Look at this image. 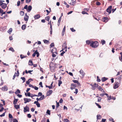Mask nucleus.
<instances>
[{
	"mask_svg": "<svg viewBox=\"0 0 122 122\" xmlns=\"http://www.w3.org/2000/svg\"><path fill=\"white\" fill-rule=\"evenodd\" d=\"M108 97V98L107 99L108 100H111L112 99V98L111 97V96H110L109 97Z\"/></svg>",
	"mask_w": 122,
	"mask_h": 122,
	"instance_id": "60",
	"label": "nucleus"
},
{
	"mask_svg": "<svg viewBox=\"0 0 122 122\" xmlns=\"http://www.w3.org/2000/svg\"><path fill=\"white\" fill-rule=\"evenodd\" d=\"M101 80L99 78V77L98 76H97V81L98 82H100L101 81Z\"/></svg>",
	"mask_w": 122,
	"mask_h": 122,
	"instance_id": "38",
	"label": "nucleus"
},
{
	"mask_svg": "<svg viewBox=\"0 0 122 122\" xmlns=\"http://www.w3.org/2000/svg\"><path fill=\"white\" fill-rule=\"evenodd\" d=\"M48 114L50 115V111L48 110L46 112Z\"/></svg>",
	"mask_w": 122,
	"mask_h": 122,
	"instance_id": "55",
	"label": "nucleus"
},
{
	"mask_svg": "<svg viewBox=\"0 0 122 122\" xmlns=\"http://www.w3.org/2000/svg\"><path fill=\"white\" fill-rule=\"evenodd\" d=\"M48 22H49L48 23V24L50 25V28H52V25L51 20L50 21H49Z\"/></svg>",
	"mask_w": 122,
	"mask_h": 122,
	"instance_id": "36",
	"label": "nucleus"
},
{
	"mask_svg": "<svg viewBox=\"0 0 122 122\" xmlns=\"http://www.w3.org/2000/svg\"><path fill=\"white\" fill-rule=\"evenodd\" d=\"M120 86V83L117 82L113 86V88L116 89L118 88Z\"/></svg>",
	"mask_w": 122,
	"mask_h": 122,
	"instance_id": "5",
	"label": "nucleus"
},
{
	"mask_svg": "<svg viewBox=\"0 0 122 122\" xmlns=\"http://www.w3.org/2000/svg\"><path fill=\"white\" fill-rule=\"evenodd\" d=\"M97 88L99 91H101L102 92H105L104 90L102 88L101 86H98Z\"/></svg>",
	"mask_w": 122,
	"mask_h": 122,
	"instance_id": "11",
	"label": "nucleus"
},
{
	"mask_svg": "<svg viewBox=\"0 0 122 122\" xmlns=\"http://www.w3.org/2000/svg\"><path fill=\"white\" fill-rule=\"evenodd\" d=\"M52 53H55L57 54V50L56 48H53L51 51Z\"/></svg>",
	"mask_w": 122,
	"mask_h": 122,
	"instance_id": "15",
	"label": "nucleus"
},
{
	"mask_svg": "<svg viewBox=\"0 0 122 122\" xmlns=\"http://www.w3.org/2000/svg\"><path fill=\"white\" fill-rule=\"evenodd\" d=\"M14 107L16 109H19L20 108L19 105H15Z\"/></svg>",
	"mask_w": 122,
	"mask_h": 122,
	"instance_id": "25",
	"label": "nucleus"
},
{
	"mask_svg": "<svg viewBox=\"0 0 122 122\" xmlns=\"http://www.w3.org/2000/svg\"><path fill=\"white\" fill-rule=\"evenodd\" d=\"M13 122H18V121L16 119H15L13 120Z\"/></svg>",
	"mask_w": 122,
	"mask_h": 122,
	"instance_id": "64",
	"label": "nucleus"
},
{
	"mask_svg": "<svg viewBox=\"0 0 122 122\" xmlns=\"http://www.w3.org/2000/svg\"><path fill=\"white\" fill-rule=\"evenodd\" d=\"M9 51H11L13 52H14L15 51L13 48L12 47H11L9 49Z\"/></svg>",
	"mask_w": 122,
	"mask_h": 122,
	"instance_id": "35",
	"label": "nucleus"
},
{
	"mask_svg": "<svg viewBox=\"0 0 122 122\" xmlns=\"http://www.w3.org/2000/svg\"><path fill=\"white\" fill-rule=\"evenodd\" d=\"M7 7V5L5 4H4L1 5V7L3 9H5Z\"/></svg>",
	"mask_w": 122,
	"mask_h": 122,
	"instance_id": "22",
	"label": "nucleus"
},
{
	"mask_svg": "<svg viewBox=\"0 0 122 122\" xmlns=\"http://www.w3.org/2000/svg\"><path fill=\"white\" fill-rule=\"evenodd\" d=\"M69 120L67 119H64V122H69Z\"/></svg>",
	"mask_w": 122,
	"mask_h": 122,
	"instance_id": "48",
	"label": "nucleus"
},
{
	"mask_svg": "<svg viewBox=\"0 0 122 122\" xmlns=\"http://www.w3.org/2000/svg\"><path fill=\"white\" fill-rule=\"evenodd\" d=\"M5 112H5L4 113H3V114H2L0 115V117H2L4 116H5Z\"/></svg>",
	"mask_w": 122,
	"mask_h": 122,
	"instance_id": "59",
	"label": "nucleus"
},
{
	"mask_svg": "<svg viewBox=\"0 0 122 122\" xmlns=\"http://www.w3.org/2000/svg\"><path fill=\"white\" fill-rule=\"evenodd\" d=\"M102 21L104 22H107L108 21V18L107 17H104L102 20Z\"/></svg>",
	"mask_w": 122,
	"mask_h": 122,
	"instance_id": "14",
	"label": "nucleus"
},
{
	"mask_svg": "<svg viewBox=\"0 0 122 122\" xmlns=\"http://www.w3.org/2000/svg\"><path fill=\"white\" fill-rule=\"evenodd\" d=\"M67 46H66V41L62 45V49L61 51H63L64 50H65V51H67Z\"/></svg>",
	"mask_w": 122,
	"mask_h": 122,
	"instance_id": "2",
	"label": "nucleus"
},
{
	"mask_svg": "<svg viewBox=\"0 0 122 122\" xmlns=\"http://www.w3.org/2000/svg\"><path fill=\"white\" fill-rule=\"evenodd\" d=\"M76 87V85L74 83H72L71 84L70 88L71 90H72L74 89Z\"/></svg>",
	"mask_w": 122,
	"mask_h": 122,
	"instance_id": "10",
	"label": "nucleus"
},
{
	"mask_svg": "<svg viewBox=\"0 0 122 122\" xmlns=\"http://www.w3.org/2000/svg\"><path fill=\"white\" fill-rule=\"evenodd\" d=\"M72 81L74 83H77L78 86H81V84H80V83L77 80H72Z\"/></svg>",
	"mask_w": 122,
	"mask_h": 122,
	"instance_id": "13",
	"label": "nucleus"
},
{
	"mask_svg": "<svg viewBox=\"0 0 122 122\" xmlns=\"http://www.w3.org/2000/svg\"><path fill=\"white\" fill-rule=\"evenodd\" d=\"M20 1H18L17 3V6H19L20 5Z\"/></svg>",
	"mask_w": 122,
	"mask_h": 122,
	"instance_id": "61",
	"label": "nucleus"
},
{
	"mask_svg": "<svg viewBox=\"0 0 122 122\" xmlns=\"http://www.w3.org/2000/svg\"><path fill=\"white\" fill-rule=\"evenodd\" d=\"M21 79H22V80L23 81V82H24L25 80V77H21Z\"/></svg>",
	"mask_w": 122,
	"mask_h": 122,
	"instance_id": "45",
	"label": "nucleus"
},
{
	"mask_svg": "<svg viewBox=\"0 0 122 122\" xmlns=\"http://www.w3.org/2000/svg\"><path fill=\"white\" fill-rule=\"evenodd\" d=\"M9 117L10 118H12L13 117L12 115L10 114L9 113Z\"/></svg>",
	"mask_w": 122,
	"mask_h": 122,
	"instance_id": "54",
	"label": "nucleus"
},
{
	"mask_svg": "<svg viewBox=\"0 0 122 122\" xmlns=\"http://www.w3.org/2000/svg\"><path fill=\"white\" fill-rule=\"evenodd\" d=\"M108 79V78L104 77L102 78L101 80L102 82H104L106 81Z\"/></svg>",
	"mask_w": 122,
	"mask_h": 122,
	"instance_id": "21",
	"label": "nucleus"
},
{
	"mask_svg": "<svg viewBox=\"0 0 122 122\" xmlns=\"http://www.w3.org/2000/svg\"><path fill=\"white\" fill-rule=\"evenodd\" d=\"M31 0H26L25 2L27 3H29L31 1Z\"/></svg>",
	"mask_w": 122,
	"mask_h": 122,
	"instance_id": "62",
	"label": "nucleus"
},
{
	"mask_svg": "<svg viewBox=\"0 0 122 122\" xmlns=\"http://www.w3.org/2000/svg\"><path fill=\"white\" fill-rule=\"evenodd\" d=\"M82 13L83 14H88V13H86L85 11H82Z\"/></svg>",
	"mask_w": 122,
	"mask_h": 122,
	"instance_id": "58",
	"label": "nucleus"
},
{
	"mask_svg": "<svg viewBox=\"0 0 122 122\" xmlns=\"http://www.w3.org/2000/svg\"><path fill=\"white\" fill-rule=\"evenodd\" d=\"M99 45V43L97 41H92L91 44H90V46L96 48Z\"/></svg>",
	"mask_w": 122,
	"mask_h": 122,
	"instance_id": "1",
	"label": "nucleus"
},
{
	"mask_svg": "<svg viewBox=\"0 0 122 122\" xmlns=\"http://www.w3.org/2000/svg\"><path fill=\"white\" fill-rule=\"evenodd\" d=\"M59 103L58 102H57L56 105V109L58 108V107H59Z\"/></svg>",
	"mask_w": 122,
	"mask_h": 122,
	"instance_id": "44",
	"label": "nucleus"
},
{
	"mask_svg": "<svg viewBox=\"0 0 122 122\" xmlns=\"http://www.w3.org/2000/svg\"><path fill=\"white\" fill-rule=\"evenodd\" d=\"M20 93V90L18 89H17V90L15 92V93L16 94H17L18 93Z\"/></svg>",
	"mask_w": 122,
	"mask_h": 122,
	"instance_id": "34",
	"label": "nucleus"
},
{
	"mask_svg": "<svg viewBox=\"0 0 122 122\" xmlns=\"http://www.w3.org/2000/svg\"><path fill=\"white\" fill-rule=\"evenodd\" d=\"M44 95H43L39 98V100H42L44 99Z\"/></svg>",
	"mask_w": 122,
	"mask_h": 122,
	"instance_id": "32",
	"label": "nucleus"
},
{
	"mask_svg": "<svg viewBox=\"0 0 122 122\" xmlns=\"http://www.w3.org/2000/svg\"><path fill=\"white\" fill-rule=\"evenodd\" d=\"M101 43L102 45H103L104 44H105L106 41L104 40H102L101 41Z\"/></svg>",
	"mask_w": 122,
	"mask_h": 122,
	"instance_id": "30",
	"label": "nucleus"
},
{
	"mask_svg": "<svg viewBox=\"0 0 122 122\" xmlns=\"http://www.w3.org/2000/svg\"><path fill=\"white\" fill-rule=\"evenodd\" d=\"M24 103H26L27 102H30L31 101V99L26 98H24Z\"/></svg>",
	"mask_w": 122,
	"mask_h": 122,
	"instance_id": "6",
	"label": "nucleus"
},
{
	"mask_svg": "<svg viewBox=\"0 0 122 122\" xmlns=\"http://www.w3.org/2000/svg\"><path fill=\"white\" fill-rule=\"evenodd\" d=\"M53 91L52 90H49L46 93L47 96H50L52 93Z\"/></svg>",
	"mask_w": 122,
	"mask_h": 122,
	"instance_id": "7",
	"label": "nucleus"
},
{
	"mask_svg": "<svg viewBox=\"0 0 122 122\" xmlns=\"http://www.w3.org/2000/svg\"><path fill=\"white\" fill-rule=\"evenodd\" d=\"M36 54H37V57H38L39 56V53L37 51V50H36Z\"/></svg>",
	"mask_w": 122,
	"mask_h": 122,
	"instance_id": "46",
	"label": "nucleus"
},
{
	"mask_svg": "<svg viewBox=\"0 0 122 122\" xmlns=\"http://www.w3.org/2000/svg\"><path fill=\"white\" fill-rule=\"evenodd\" d=\"M72 2H71L70 4L72 5H74L75 4L76 2H75V1H72Z\"/></svg>",
	"mask_w": 122,
	"mask_h": 122,
	"instance_id": "39",
	"label": "nucleus"
},
{
	"mask_svg": "<svg viewBox=\"0 0 122 122\" xmlns=\"http://www.w3.org/2000/svg\"><path fill=\"white\" fill-rule=\"evenodd\" d=\"M24 12L23 11H20V14L21 16H23L24 14Z\"/></svg>",
	"mask_w": 122,
	"mask_h": 122,
	"instance_id": "31",
	"label": "nucleus"
},
{
	"mask_svg": "<svg viewBox=\"0 0 122 122\" xmlns=\"http://www.w3.org/2000/svg\"><path fill=\"white\" fill-rule=\"evenodd\" d=\"M29 17L27 15L26 13H25L24 17V20L25 21H27L28 20Z\"/></svg>",
	"mask_w": 122,
	"mask_h": 122,
	"instance_id": "8",
	"label": "nucleus"
},
{
	"mask_svg": "<svg viewBox=\"0 0 122 122\" xmlns=\"http://www.w3.org/2000/svg\"><path fill=\"white\" fill-rule=\"evenodd\" d=\"M26 27V25L25 24L23 25L21 27V28L22 30H25Z\"/></svg>",
	"mask_w": 122,
	"mask_h": 122,
	"instance_id": "26",
	"label": "nucleus"
},
{
	"mask_svg": "<svg viewBox=\"0 0 122 122\" xmlns=\"http://www.w3.org/2000/svg\"><path fill=\"white\" fill-rule=\"evenodd\" d=\"M43 41L44 43L45 44H47L50 43L49 41L46 40H44Z\"/></svg>",
	"mask_w": 122,
	"mask_h": 122,
	"instance_id": "33",
	"label": "nucleus"
},
{
	"mask_svg": "<svg viewBox=\"0 0 122 122\" xmlns=\"http://www.w3.org/2000/svg\"><path fill=\"white\" fill-rule=\"evenodd\" d=\"M28 64L29 65H33V64L32 61L30 60L29 61Z\"/></svg>",
	"mask_w": 122,
	"mask_h": 122,
	"instance_id": "27",
	"label": "nucleus"
},
{
	"mask_svg": "<svg viewBox=\"0 0 122 122\" xmlns=\"http://www.w3.org/2000/svg\"><path fill=\"white\" fill-rule=\"evenodd\" d=\"M95 103L96 104V105L98 107V108H101V106H100L98 104V103Z\"/></svg>",
	"mask_w": 122,
	"mask_h": 122,
	"instance_id": "52",
	"label": "nucleus"
},
{
	"mask_svg": "<svg viewBox=\"0 0 122 122\" xmlns=\"http://www.w3.org/2000/svg\"><path fill=\"white\" fill-rule=\"evenodd\" d=\"M41 16L39 14H37L34 16L35 20L37 19L40 17Z\"/></svg>",
	"mask_w": 122,
	"mask_h": 122,
	"instance_id": "12",
	"label": "nucleus"
},
{
	"mask_svg": "<svg viewBox=\"0 0 122 122\" xmlns=\"http://www.w3.org/2000/svg\"><path fill=\"white\" fill-rule=\"evenodd\" d=\"M62 83V82L60 80L59 81V82L58 83V85L59 86H60L61 85V84Z\"/></svg>",
	"mask_w": 122,
	"mask_h": 122,
	"instance_id": "41",
	"label": "nucleus"
},
{
	"mask_svg": "<svg viewBox=\"0 0 122 122\" xmlns=\"http://www.w3.org/2000/svg\"><path fill=\"white\" fill-rule=\"evenodd\" d=\"M75 92H74V93H75L76 94L78 92V90L77 89L75 88Z\"/></svg>",
	"mask_w": 122,
	"mask_h": 122,
	"instance_id": "49",
	"label": "nucleus"
},
{
	"mask_svg": "<svg viewBox=\"0 0 122 122\" xmlns=\"http://www.w3.org/2000/svg\"><path fill=\"white\" fill-rule=\"evenodd\" d=\"M18 100V99L15 98L13 102V104L14 105H15L17 104Z\"/></svg>",
	"mask_w": 122,
	"mask_h": 122,
	"instance_id": "20",
	"label": "nucleus"
},
{
	"mask_svg": "<svg viewBox=\"0 0 122 122\" xmlns=\"http://www.w3.org/2000/svg\"><path fill=\"white\" fill-rule=\"evenodd\" d=\"M50 46L51 47H53L54 46V43H52L51 44H50Z\"/></svg>",
	"mask_w": 122,
	"mask_h": 122,
	"instance_id": "53",
	"label": "nucleus"
},
{
	"mask_svg": "<svg viewBox=\"0 0 122 122\" xmlns=\"http://www.w3.org/2000/svg\"><path fill=\"white\" fill-rule=\"evenodd\" d=\"M97 120L100 119L102 117L99 114L97 115Z\"/></svg>",
	"mask_w": 122,
	"mask_h": 122,
	"instance_id": "24",
	"label": "nucleus"
},
{
	"mask_svg": "<svg viewBox=\"0 0 122 122\" xmlns=\"http://www.w3.org/2000/svg\"><path fill=\"white\" fill-rule=\"evenodd\" d=\"M42 94L41 92H39L38 93V95H37L38 97H39V96H42Z\"/></svg>",
	"mask_w": 122,
	"mask_h": 122,
	"instance_id": "50",
	"label": "nucleus"
},
{
	"mask_svg": "<svg viewBox=\"0 0 122 122\" xmlns=\"http://www.w3.org/2000/svg\"><path fill=\"white\" fill-rule=\"evenodd\" d=\"M30 80H31L32 81H33V80L31 79H30L28 80L27 81H26V84H29V83L30 82Z\"/></svg>",
	"mask_w": 122,
	"mask_h": 122,
	"instance_id": "28",
	"label": "nucleus"
},
{
	"mask_svg": "<svg viewBox=\"0 0 122 122\" xmlns=\"http://www.w3.org/2000/svg\"><path fill=\"white\" fill-rule=\"evenodd\" d=\"M12 30V28H10L8 30V33H11Z\"/></svg>",
	"mask_w": 122,
	"mask_h": 122,
	"instance_id": "40",
	"label": "nucleus"
},
{
	"mask_svg": "<svg viewBox=\"0 0 122 122\" xmlns=\"http://www.w3.org/2000/svg\"><path fill=\"white\" fill-rule=\"evenodd\" d=\"M112 6H110L108 7L106 10L107 12L110 14L111 12V9H112Z\"/></svg>",
	"mask_w": 122,
	"mask_h": 122,
	"instance_id": "4",
	"label": "nucleus"
},
{
	"mask_svg": "<svg viewBox=\"0 0 122 122\" xmlns=\"http://www.w3.org/2000/svg\"><path fill=\"white\" fill-rule=\"evenodd\" d=\"M45 19L48 21H49L50 19V17L49 16H47L45 17Z\"/></svg>",
	"mask_w": 122,
	"mask_h": 122,
	"instance_id": "29",
	"label": "nucleus"
},
{
	"mask_svg": "<svg viewBox=\"0 0 122 122\" xmlns=\"http://www.w3.org/2000/svg\"><path fill=\"white\" fill-rule=\"evenodd\" d=\"M36 105L38 107H40V104L38 102L37 104H36Z\"/></svg>",
	"mask_w": 122,
	"mask_h": 122,
	"instance_id": "56",
	"label": "nucleus"
},
{
	"mask_svg": "<svg viewBox=\"0 0 122 122\" xmlns=\"http://www.w3.org/2000/svg\"><path fill=\"white\" fill-rule=\"evenodd\" d=\"M91 85L92 86V89L93 90H95L96 87H98V85L96 83H95L93 85L91 84Z\"/></svg>",
	"mask_w": 122,
	"mask_h": 122,
	"instance_id": "3",
	"label": "nucleus"
},
{
	"mask_svg": "<svg viewBox=\"0 0 122 122\" xmlns=\"http://www.w3.org/2000/svg\"><path fill=\"white\" fill-rule=\"evenodd\" d=\"M39 85L41 86V87H43V86L42 85V83L41 82L39 84Z\"/></svg>",
	"mask_w": 122,
	"mask_h": 122,
	"instance_id": "63",
	"label": "nucleus"
},
{
	"mask_svg": "<svg viewBox=\"0 0 122 122\" xmlns=\"http://www.w3.org/2000/svg\"><path fill=\"white\" fill-rule=\"evenodd\" d=\"M61 16L59 19V20H58V24H57V25L58 26H59V25H60V22H61Z\"/></svg>",
	"mask_w": 122,
	"mask_h": 122,
	"instance_id": "18",
	"label": "nucleus"
},
{
	"mask_svg": "<svg viewBox=\"0 0 122 122\" xmlns=\"http://www.w3.org/2000/svg\"><path fill=\"white\" fill-rule=\"evenodd\" d=\"M66 51H65H65H63L60 54L61 55V56H63V55L65 53V52Z\"/></svg>",
	"mask_w": 122,
	"mask_h": 122,
	"instance_id": "51",
	"label": "nucleus"
},
{
	"mask_svg": "<svg viewBox=\"0 0 122 122\" xmlns=\"http://www.w3.org/2000/svg\"><path fill=\"white\" fill-rule=\"evenodd\" d=\"M109 120L110 121H112V122H114V121H113V119L112 118H109Z\"/></svg>",
	"mask_w": 122,
	"mask_h": 122,
	"instance_id": "43",
	"label": "nucleus"
},
{
	"mask_svg": "<svg viewBox=\"0 0 122 122\" xmlns=\"http://www.w3.org/2000/svg\"><path fill=\"white\" fill-rule=\"evenodd\" d=\"M24 112H27L29 111V108L28 107L26 106L24 108Z\"/></svg>",
	"mask_w": 122,
	"mask_h": 122,
	"instance_id": "9",
	"label": "nucleus"
},
{
	"mask_svg": "<svg viewBox=\"0 0 122 122\" xmlns=\"http://www.w3.org/2000/svg\"><path fill=\"white\" fill-rule=\"evenodd\" d=\"M101 98L100 97H99L97 101L98 102H100L101 100Z\"/></svg>",
	"mask_w": 122,
	"mask_h": 122,
	"instance_id": "57",
	"label": "nucleus"
},
{
	"mask_svg": "<svg viewBox=\"0 0 122 122\" xmlns=\"http://www.w3.org/2000/svg\"><path fill=\"white\" fill-rule=\"evenodd\" d=\"M32 8V7L31 6V5H29L27 10L28 12H29L31 10Z\"/></svg>",
	"mask_w": 122,
	"mask_h": 122,
	"instance_id": "16",
	"label": "nucleus"
},
{
	"mask_svg": "<svg viewBox=\"0 0 122 122\" xmlns=\"http://www.w3.org/2000/svg\"><path fill=\"white\" fill-rule=\"evenodd\" d=\"M86 42L87 45H89L91 44L92 41L89 40H87L86 41Z\"/></svg>",
	"mask_w": 122,
	"mask_h": 122,
	"instance_id": "23",
	"label": "nucleus"
},
{
	"mask_svg": "<svg viewBox=\"0 0 122 122\" xmlns=\"http://www.w3.org/2000/svg\"><path fill=\"white\" fill-rule=\"evenodd\" d=\"M70 30L72 32H75L76 31L73 28H70Z\"/></svg>",
	"mask_w": 122,
	"mask_h": 122,
	"instance_id": "47",
	"label": "nucleus"
},
{
	"mask_svg": "<svg viewBox=\"0 0 122 122\" xmlns=\"http://www.w3.org/2000/svg\"><path fill=\"white\" fill-rule=\"evenodd\" d=\"M121 75H120L119 76H118L117 78V79L119 80L120 81L121 80Z\"/></svg>",
	"mask_w": 122,
	"mask_h": 122,
	"instance_id": "37",
	"label": "nucleus"
},
{
	"mask_svg": "<svg viewBox=\"0 0 122 122\" xmlns=\"http://www.w3.org/2000/svg\"><path fill=\"white\" fill-rule=\"evenodd\" d=\"M79 72H80V74L82 76H84V75L85 74V73L83 70H81Z\"/></svg>",
	"mask_w": 122,
	"mask_h": 122,
	"instance_id": "19",
	"label": "nucleus"
},
{
	"mask_svg": "<svg viewBox=\"0 0 122 122\" xmlns=\"http://www.w3.org/2000/svg\"><path fill=\"white\" fill-rule=\"evenodd\" d=\"M1 89L3 91H7V88L6 86L5 85Z\"/></svg>",
	"mask_w": 122,
	"mask_h": 122,
	"instance_id": "17",
	"label": "nucleus"
},
{
	"mask_svg": "<svg viewBox=\"0 0 122 122\" xmlns=\"http://www.w3.org/2000/svg\"><path fill=\"white\" fill-rule=\"evenodd\" d=\"M96 4L97 5H101V3L100 2L98 1H97L96 2Z\"/></svg>",
	"mask_w": 122,
	"mask_h": 122,
	"instance_id": "42",
	"label": "nucleus"
}]
</instances>
